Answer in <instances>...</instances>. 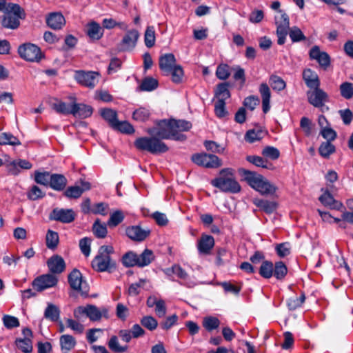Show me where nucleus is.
<instances>
[{"instance_id": "8fccbe9b", "label": "nucleus", "mask_w": 353, "mask_h": 353, "mask_svg": "<svg viewBox=\"0 0 353 353\" xmlns=\"http://www.w3.org/2000/svg\"><path fill=\"white\" fill-rule=\"evenodd\" d=\"M144 42L148 48H152L155 43V30L153 26H148L145 34Z\"/></svg>"}, {"instance_id": "412c9836", "label": "nucleus", "mask_w": 353, "mask_h": 353, "mask_svg": "<svg viewBox=\"0 0 353 353\" xmlns=\"http://www.w3.org/2000/svg\"><path fill=\"white\" fill-rule=\"evenodd\" d=\"M319 199L324 206L330 209L342 210V209L344 208L343 203L334 199L333 196L328 191H325Z\"/></svg>"}, {"instance_id": "c9c22d12", "label": "nucleus", "mask_w": 353, "mask_h": 353, "mask_svg": "<svg viewBox=\"0 0 353 353\" xmlns=\"http://www.w3.org/2000/svg\"><path fill=\"white\" fill-rule=\"evenodd\" d=\"M121 261L126 268L138 266V254L132 251H129L122 256Z\"/></svg>"}, {"instance_id": "6e6552de", "label": "nucleus", "mask_w": 353, "mask_h": 353, "mask_svg": "<svg viewBox=\"0 0 353 353\" xmlns=\"http://www.w3.org/2000/svg\"><path fill=\"white\" fill-rule=\"evenodd\" d=\"M276 25L277 43L279 45L284 44L290 29V20L288 14L283 10H279L278 14L275 16Z\"/></svg>"}, {"instance_id": "de8ad7c7", "label": "nucleus", "mask_w": 353, "mask_h": 353, "mask_svg": "<svg viewBox=\"0 0 353 353\" xmlns=\"http://www.w3.org/2000/svg\"><path fill=\"white\" fill-rule=\"evenodd\" d=\"M124 218L123 212L121 210H117L110 214L108 225L110 228L116 227L123 221Z\"/></svg>"}, {"instance_id": "3c124183", "label": "nucleus", "mask_w": 353, "mask_h": 353, "mask_svg": "<svg viewBox=\"0 0 353 353\" xmlns=\"http://www.w3.org/2000/svg\"><path fill=\"white\" fill-rule=\"evenodd\" d=\"M220 321L214 316H207L203 320V326L208 332L212 331L219 327Z\"/></svg>"}, {"instance_id": "864d4df0", "label": "nucleus", "mask_w": 353, "mask_h": 353, "mask_svg": "<svg viewBox=\"0 0 353 353\" xmlns=\"http://www.w3.org/2000/svg\"><path fill=\"white\" fill-rule=\"evenodd\" d=\"M319 154L324 158H328L335 152V147L329 141L323 142L319 148Z\"/></svg>"}, {"instance_id": "e433bc0d", "label": "nucleus", "mask_w": 353, "mask_h": 353, "mask_svg": "<svg viewBox=\"0 0 353 353\" xmlns=\"http://www.w3.org/2000/svg\"><path fill=\"white\" fill-rule=\"evenodd\" d=\"M60 310L52 303H49L44 312V317L52 321H57L59 319Z\"/></svg>"}, {"instance_id": "dca6fc26", "label": "nucleus", "mask_w": 353, "mask_h": 353, "mask_svg": "<svg viewBox=\"0 0 353 353\" xmlns=\"http://www.w3.org/2000/svg\"><path fill=\"white\" fill-rule=\"evenodd\" d=\"M51 219L65 223H70L75 219V214L72 209H54L51 214Z\"/></svg>"}, {"instance_id": "a211bd4d", "label": "nucleus", "mask_w": 353, "mask_h": 353, "mask_svg": "<svg viewBox=\"0 0 353 353\" xmlns=\"http://www.w3.org/2000/svg\"><path fill=\"white\" fill-rule=\"evenodd\" d=\"M47 265L50 272L53 274H61L65 268L63 259L59 255H54L50 257L47 261Z\"/></svg>"}, {"instance_id": "680f3d73", "label": "nucleus", "mask_w": 353, "mask_h": 353, "mask_svg": "<svg viewBox=\"0 0 353 353\" xmlns=\"http://www.w3.org/2000/svg\"><path fill=\"white\" fill-rule=\"evenodd\" d=\"M174 129L177 130V133L180 132L188 131L192 128V123L185 120L172 119Z\"/></svg>"}, {"instance_id": "f704fd0d", "label": "nucleus", "mask_w": 353, "mask_h": 353, "mask_svg": "<svg viewBox=\"0 0 353 353\" xmlns=\"http://www.w3.org/2000/svg\"><path fill=\"white\" fill-rule=\"evenodd\" d=\"M59 238L58 233L48 230L46 236V246L48 249L55 250L59 244Z\"/></svg>"}, {"instance_id": "f03ea898", "label": "nucleus", "mask_w": 353, "mask_h": 353, "mask_svg": "<svg viewBox=\"0 0 353 353\" xmlns=\"http://www.w3.org/2000/svg\"><path fill=\"white\" fill-rule=\"evenodd\" d=\"M239 172L248 184L261 195L272 196L276 192V187L261 174L244 168L239 169Z\"/></svg>"}, {"instance_id": "0eeeda50", "label": "nucleus", "mask_w": 353, "mask_h": 353, "mask_svg": "<svg viewBox=\"0 0 353 353\" xmlns=\"http://www.w3.org/2000/svg\"><path fill=\"white\" fill-rule=\"evenodd\" d=\"M308 103L322 112L328 111L329 107L325 103L329 101V95L323 90L315 87L306 92Z\"/></svg>"}, {"instance_id": "9d476101", "label": "nucleus", "mask_w": 353, "mask_h": 353, "mask_svg": "<svg viewBox=\"0 0 353 353\" xmlns=\"http://www.w3.org/2000/svg\"><path fill=\"white\" fill-rule=\"evenodd\" d=\"M191 159L195 164L207 168H217L222 165L221 160L214 154H194Z\"/></svg>"}, {"instance_id": "2eb2a0df", "label": "nucleus", "mask_w": 353, "mask_h": 353, "mask_svg": "<svg viewBox=\"0 0 353 353\" xmlns=\"http://www.w3.org/2000/svg\"><path fill=\"white\" fill-rule=\"evenodd\" d=\"M309 54L310 59L316 60L324 70H326L330 65L329 54L325 52L321 51L318 46H313L310 49Z\"/></svg>"}, {"instance_id": "2f4dec72", "label": "nucleus", "mask_w": 353, "mask_h": 353, "mask_svg": "<svg viewBox=\"0 0 353 353\" xmlns=\"http://www.w3.org/2000/svg\"><path fill=\"white\" fill-rule=\"evenodd\" d=\"M228 87L229 83L228 82L221 83L217 85L215 90V96L218 100L225 101L230 97V92Z\"/></svg>"}, {"instance_id": "49530a36", "label": "nucleus", "mask_w": 353, "mask_h": 353, "mask_svg": "<svg viewBox=\"0 0 353 353\" xmlns=\"http://www.w3.org/2000/svg\"><path fill=\"white\" fill-rule=\"evenodd\" d=\"M92 232L94 235L99 239H103L106 236L108 230L106 225L101 224L99 219L96 220L92 225Z\"/></svg>"}, {"instance_id": "e2e57ef3", "label": "nucleus", "mask_w": 353, "mask_h": 353, "mask_svg": "<svg viewBox=\"0 0 353 353\" xmlns=\"http://www.w3.org/2000/svg\"><path fill=\"white\" fill-rule=\"evenodd\" d=\"M46 194L37 185H33L27 193V196L30 200L35 201L42 199Z\"/></svg>"}, {"instance_id": "79ce46f5", "label": "nucleus", "mask_w": 353, "mask_h": 353, "mask_svg": "<svg viewBox=\"0 0 353 353\" xmlns=\"http://www.w3.org/2000/svg\"><path fill=\"white\" fill-rule=\"evenodd\" d=\"M266 134V131L263 130H250L246 132L245 139L249 143H254L263 139Z\"/></svg>"}, {"instance_id": "4468645a", "label": "nucleus", "mask_w": 353, "mask_h": 353, "mask_svg": "<svg viewBox=\"0 0 353 353\" xmlns=\"http://www.w3.org/2000/svg\"><path fill=\"white\" fill-rule=\"evenodd\" d=\"M75 79L80 84L93 88L99 82V73L93 71H77Z\"/></svg>"}, {"instance_id": "58836bf2", "label": "nucleus", "mask_w": 353, "mask_h": 353, "mask_svg": "<svg viewBox=\"0 0 353 353\" xmlns=\"http://www.w3.org/2000/svg\"><path fill=\"white\" fill-rule=\"evenodd\" d=\"M0 145H19L21 142L19 139L11 133L1 132L0 133Z\"/></svg>"}, {"instance_id": "ddd939ff", "label": "nucleus", "mask_w": 353, "mask_h": 353, "mask_svg": "<svg viewBox=\"0 0 353 353\" xmlns=\"http://www.w3.org/2000/svg\"><path fill=\"white\" fill-rule=\"evenodd\" d=\"M57 282V276L51 274H46L34 279L32 284L35 290L42 292L48 288L54 287Z\"/></svg>"}, {"instance_id": "72a5a7b5", "label": "nucleus", "mask_w": 353, "mask_h": 353, "mask_svg": "<svg viewBox=\"0 0 353 353\" xmlns=\"http://www.w3.org/2000/svg\"><path fill=\"white\" fill-rule=\"evenodd\" d=\"M246 159L248 162L254 164L257 167L272 170L273 165L271 163L268 162L266 159L259 156H248Z\"/></svg>"}, {"instance_id": "c85d7f7f", "label": "nucleus", "mask_w": 353, "mask_h": 353, "mask_svg": "<svg viewBox=\"0 0 353 353\" xmlns=\"http://www.w3.org/2000/svg\"><path fill=\"white\" fill-rule=\"evenodd\" d=\"M253 203L267 214L273 213L277 208V203L261 199H254Z\"/></svg>"}, {"instance_id": "6e6d98bb", "label": "nucleus", "mask_w": 353, "mask_h": 353, "mask_svg": "<svg viewBox=\"0 0 353 353\" xmlns=\"http://www.w3.org/2000/svg\"><path fill=\"white\" fill-rule=\"evenodd\" d=\"M269 83L273 90L281 91L285 89L286 84L284 80L277 75L270 77Z\"/></svg>"}, {"instance_id": "0e129e2a", "label": "nucleus", "mask_w": 353, "mask_h": 353, "mask_svg": "<svg viewBox=\"0 0 353 353\" xmlns=\"http://www.w3.org/2000/svg\"><path fill=\"white\" fill-rule=\"evenodd\" d=\"M50 176L51 174L48 172H36L34 180L39 184L48 186L50 184Z\"/></svg>"}, {"instance_id": "09e8293b", "label": "nucleus", "mask_w": 353, "mask_h": 353, "mask_svg": "<svg viewBox=\"0 0 353 353\" xmlns=\"http://www.w3.org/2000/svg\"><path fill=\"white\" fill-rule=\"evenodd\" d=\"M340 94L345 99H350L353 97V83L343 82L339 87Z\"/></svg>"}, {"instance_id": "b1692460", "label": "nucleus", "mask_w": 353, "mask_h": 353, "mask_svg": "<svg viewBox=\"0 0 353 353\" xmlns=\"http://www.w3.org/2000/svg\"><path fill=\"white\" fill-rule=\"evenodd\" d=\"M46 22L50 28L59 30L65 25V20L61 13L52 12L47 17Z\"/></svg>"}, {"instance_id": "f8f14e48", "label": "nucleus", "mask_w": 353, "mask_h": 353, "mask_svg": "<svg viewBox=\"0 0 353 353\" xmlns=\"http://www.w3.org/2000/svg\"><path fill=\"white\" fill-rule=\"evenodd\" d=\"M139 33L137 30H127L121 42L118 45V50L120 52L132 50L137 43Z\"/></svg>"}, {"instance_id": "1a4fd4ad", "label": "nucleus", "mask_w": 353, "mask_h": 353, "mask_svg": "<svg viewBox=\"0 0 353 353\" xmlns=\"http://www.w3.org/2000/svg\"><path fill=\"white\" fill-rule=\"evenodd\" d=\"M19 56L28 61L38 62L42 57L41 49L32 43H24L18 48Z\"/></svg>"}, {"instance_id": "5701e85b", "label": "nucleus", "mask_w": 353, "mask_h": 353, "mask_svg": "<svg viewBox=\"0 0 353 353\" xmlns=\"http://www.w3.org/2000/svg\"><path fill=\"white\" fill-rule=\"evenodd\" d=\"M214 245V239L210 235L203 234L198 241L197 248L201 254H208Z\"/></svg>"}, {"instance_id": "473e14b6", "label": "nucleus", "mask_w": 353, "mask_h": 353, "mask_svg": "<svg viewBox=\"0 0 353 353\" xmlns=\"http://www.w3.org/2000/svg\"><path fill=\"white\" fill-rule=\"evenodd\" d=\"M101 115L112 128L114 127L118 121L117 111L110 108L102 109L101 110Z\"/></svg>"}, {"instance_id": "20e7f679", "label": "nucleus", "mask_w": 353, "mask_h": 353, "mask_svg": "<svg viewBox=\"0 0 353 353\" xmlns=\"http://www.w3.org/2000/svg\"><path fill=\"white\" fill-rule=\"evenodd\" d=\"M211 184L223 192L238 193L241 191V185L234 177V170L232 168H224L219 172V176L211 181Z\"/></svg>"}, {"instance_id": "7ed1b4c3", "label": "nucleus", "mask_w": 353, "mask_h": 353, "mask_svg": "<svg viewBox=\"0 0 353 353\" xmlns=\"http://www.w3.org/2000/svg\"><path fill=\"white\" fill-rule=\"evenodd\" d=\"M114 252V248L111 245L101 246L91 263L93 270L98 272H114L117 269L116 261L111 257Z\"/></svg>"}, {"instance_id": "5fc2aeb1", "label": "nucleus", "mask_w": 353, "mask_h": 353, "mask_svg": "<svg viewBox=\"0 0 353 353\" xmlns=\"http://www.w3.org/2000/svg\"><path fill=\"white\" fill-rule=\"evenodd\" d=\"M140 323L150 331L156 330L158 326L157 321L152 316H145L140 320Z\"/></svg>"}, {"instance_id": "a18cd8bd", "label": "nucleus", "mask_w": 353, "mask_h": 353, "mask_svg": "<svg viewBox=\"0 0 353 353\" xmlns=\"http://www.w3.org/2000/svg\"><path fill=\"white\" fill-rule=\"evenodd\" d=\"M157 87V80L152 77H147L143 80L142 83L139 85V90L141 91L150 92L155 90Z\"/></svg>"}, {"instance_id": "423d86ee", "label": "nucleus", "mask_w": 353, "mask_h": 353, "mask_svg": "<svg viewBox=\"0 0 353 353\" xmlns=\"http://www.w3.org/2000/svg\"><path fill=\"white\" fill-rule=\"evenodd\" d=\"M83 315L88 316L92 321H99L103 316L108 318V310L106 307L98 308L94 305L79 306L74 310L76 319H81Z\"/></svg>"}, {"instance_id": "6ab92c4d", "label": "nucleus", "mask_w": 353, "mask_h": 353, "mask_svg": "<svg viewBox=\"0 0 353 353\" xmlns=\"http://www.w3.org/2000/svg\"><path fill=\"white\" fill-rule=\"evenodd\" d=\"M90 189V184L88 182H81V186L74 185L68 187L64 192V195L69 199L79 198L82 194Z\"/></svg>"}, {"instance_id": "a878e982", "label": "nucleus", "mask_w": 353, "mask_h": 353, "mask_svg": "<svg viewBox=\"0 0 353 353\" xmlns=\"http://www.w3.org/2000/svg\"><path fill=\"white\" fill-rule=\"evenodd\" d=\"M175 63V57L172 53L165 54L159 58V68L165 72H170L176 66Z\"/></svg>"}, {"instance_id": "13d9d810", "label": "nucleus", "mask_w": 353, "mask_h": 353, "mask_svg": "<svg viewBox=\"0 0 353 353\" xmlns=\"http://www.w3.org/2000/svg\"><path fill=\"white\" fill-rule=\"evenodd\" d=\"M109 348L114 352H125L128 350V346H121L119 343L117 336H112L108 341Z\"/></svg>"}, {"instance_id": "052dcab7", "label": "nucleus", "mask_w": 353, "mask_h": 353, "mask_svg": "<svg viewBox=\"0 0 353 353\" xmlns=\"http://www.w3.org/2000/svg\"><path fill=\"white\" fill-rule=\"evenodd\" d=\"M305 300L304 293H302L300 297H292L288 301V307L290 310H294L301 307Z\"/></svg>"}, {"instance_id": "4d7b16f0", "label": "nucleus", "mask_w": 353, "mask_h": 353, "mask_svg": "<svg viewBox=\"0 0 353 353\" xmlns=\"http://www.w3.org/2000/svg\"><path fill=\"white\" fill-rule=\"evenodd\" d=\"M288 34H289L292 41L294 43L304 41L306 39L301 29L296 26L290 28Z\"/></svg>"}, {"instance_id": "bf43d9fd", "label": "nucleus", "mask_w": 353, "mask_h": 353, "mask_svg": "<svg viewBox=\"0 0 353 353\" xmlns=\"http://www.w3.org/2000/svg\"><path fill=\"white\" fill-rule=\"evenodd\" d=\"M150 115L149 110L141 107L134 111L132 117L136 121L143 122L149 119Z\"/></svg>"}, {"instance_id": "c756f323", "label": "nucleus", "mask_w": 353, "mask_h": 353, "mask_svg": "<svg viewBox=\"0 0 353 353\" xmlns=\"http://www.w3.org/2000/svg\"><path fill=\"white\" fill-rule=\"evenodd\" d=\"M67 185L66 178L59 174H52L50 176V187L54 190H63Z\"/></svg>"}, {"instance_id": "ea45409f", "label": "nucleus", "mask_w": 353, "mask_h": 353, "mask_svg": "<svg viewBox=\"0 0 353 353\" xmlns=\"http://www.w3.org/2000/svg\"><path fill=\"white\" fill-rule=\"evenodd\" d=\"M348 208L351 212L344 211L341 215V219L334 218L335 223H339L341 221H344L353 224V199H349L347 201Z\"/></svg>"}, {"instance_id": "774afa93", "label": "nucleus", "mask_w": 353, "mask_h": 353, "mask_svg": "<svg viewBox=\"0 0 353 353\" xmlns=\"http://www.w3.org/2000/svg\"><path fill=\"white\" fill-rule=\"evenodd\" d=\"M290 250L291 246L288 242L280 243L276 247V253L281 258L288 256L290 254Z\"/></svg>"}, {"instance_id": "c03bdc74", "label": "nucleus", "mask_w": 353, "mask_h": 353, "mask_svg": "<svg viewBox=\"0 0 353 353\" xmlns=\"http://www.w3.org/2000/svg\"><path fill=\"white\" fill-rule=\"evenodd\" d=\"M15 344L17 348L24 353H30L32 351V343L30 339H17Z\"/></svg>"}, {"instance_id": "4c0bfd02", "label": "nucleus", "mask_w": 353, "mask_h": 353, "mask_svg": "<svg viewBox=\"0 0 353 353\" xmlns=\"http://www.w3.org/2000/svg\"><path fill=\"white\" fill-rule=\"evenodd\" d=\"M52 107L57 113L62 114H72V104H67L63 101L57 100L56 102L52 104Z\"/></svg>"}, {"instance_id": "69168bd1", "label": "nucleus", "mask_w": 353, "mask_h": 353, "mask_svg": "<svg viewBox=\"0 0 353 353\" xmlns=\"http://www.w3.org/2000/svg\"><path fill=\"white\" fill-rule=\"evenodd\" d=\"M2 319L4 326L8 329H12L19 326V321L15 316L4 315Z\"/></svg>"}, {"instance_id": "f3484780", "label": "nucleus", "mask_w": 353, "mask_h": 353, "mask_svg": "<svg viewBox=\"0 0 353 353\" xmlns=\"http://www.w3.org/2000/svg\"><path fill=\"white\" fill-rule=\"evenodd\" d=\"M126 235L135 241H144L150 234L149 229H143L139 225L128 227L125 230Z\"/></svg>"}, {"instance_id": "9b49d317", "label": "nucleus", "mask_w": 353, "mask_h": 353, "mask_svg": "<svg viewBox=\"0 0 353 353\" xmlns=\"http://www.w3.org/2000/svg\"><path fill=\"white\" fill-rule=\"evenodd\" d=\"M68 282L70 287L79 292L81 294L87 295L89 290V287L85 281L83 280L82 274L79 270L74 269L68 275Z\"/></svg>"}, {"instance_id": "39448f33", "label": "nucleus", "mask_w": 353, "mask_h": 353, "mask_svg": "<svg viewBox=\"0 0 353 353\" xmlns=\"http://www.w3.org/2000/svg\"><path fill=\"white\" fill-rule=\"evenodd\" d=\"M25 17V11L19 5L8 3L2 19V26L6 28L17 29L20 26V20Z\"/></svg>"}, {"instance_id": "7c9ffc66", "label": "nucleus", "mask_w": 353, "mask_h": 353, "mask_svg": "<svg viewBox=\"0 0 353 353\" xmlns=\"http://www.w3.org/2000/svg\"><path fill=\"white\" fill-rule=\"evenodd\" d=\"M154 259V255L152 250L145 249L143 252L138 255V267H145L150 265Z\"/></svg>"}, {"instance_id": "338daca9", "label": "nucleus", "mask_w": 353, "mask_h": 353, "mask_svg": "<svg viewBox=\"0 0 353 353\" xmlns=\"http://www.w3.org/2000/svg\"><path fill=\"white\" fill-rule=\"evenodd\" d=\"M262 154L268 158H270L272 160L277 159L280 156L279 150L272 146H266L263 148L262 151Z\"/></svg>"}, {"instance_id": "4be33fe9", "label": "nucleus", "mask_w": 353, "mask_h": 353, "mask_svg": "<svg viewBox=\"0 0 353 353\" xmlns=\"http://www.w3.org/2000/svg\"><path fill=\"white\" fill-rule=\"evenodd\" d=\"M93 112V109L90 105L84 103H72V114L74 117L85 119L90 117Z\"/></svg>"}, {"instance_id": "603ef678", "label": "nucleus", "mask_w": 353, "mask_h": 353, "mask_svg": "<svg viewBox=\"0 0 353 353\" xmlns=\"http://www.w3.org/2000/svg\"><path fill=\"white\" fill-rule=\"evenodd\" d=\"M112 128L128 134H132L134 132L133 126L130 123L127 121H119V120Z\"/></svg>"}, {"instance_id": "f257e3e1", "label": "nucleus", "mask_w": 353, "mask_h": 353, "mask_svg": "<svg viewBox=\"0 0 353 353\" xmlns=\"http://www.w3.org/2000/svg\"><path fill=\"white\" fill-rule=\"evenodd\" d=\"M147 132L152 137L137 139L134 146L139 150L147 151L154 154L164 153L168 150V147L161 139L184 141L186 139L184 134L177 133L172 119L157 121L156 126L148 129Z\"/></svg>"}, {"instance_id": "cd10ccee", "label": "nucleus", "mask_w": 353, "mask_h": 353, "mask_svg": "<svg viewBox=\"0 0 353 353\" xmlns=\"http://www.w3.org/2000/svg\"><path fill=\"white\" fill-rule=\"evenodd\" d=\"M259 92L262 98L263 111L264 113H267L270 109V101L271 97L270 90L268 84L265 83H261Z\"/></svg>"}, {"instance_id": "a19ab883", "label": "nucleus", "mask_w": 353, "mask_h": 353, "mask_svg": "<svg viewBox=\"0 0 353 353\" xmlns=\"http://www.w3.org/2000/svg\"><path fill=\"white\" fill-rule=\"evenodd\" d=\"M274 264L269 261H263L259 268L260 275L265 279H270L273 275Z\"/></svg>"}, {"instance_id": "37998d69", "label": "nucleus", "mask_w": 353, "mask_h": 353, "mask_svg": "<svg viewBox=\"0 0 353 353\" xmlns=\"http://www.w3.org/2000/svg\"><path fill=\"white\" fill-rule=\"evenodd\" d=\"M288 273V268L283 261L276 262L274 265L273 275L278 279L282 280Z\"/></svg>"}, {"instance_id": "aec40b11", "label": "nucleus", "mask_w": 353, "mask_h": 353, "mask_svg": "<svg viewBox=\"0 0 353 353\" xmlns=\"http://www.w3.org/2000/svg\"><path fill=\"white\" fill-rule=\"evenodd\" d=\"M85 31L89 38L94 41L99 40L104 33L103 28L94 21H92L87 24Z\"/></svg>"}, {"instance_id": "393cba45", "label": "nucleus", "mask_w": 353, "mask_h": 353, "mask_svg": "<svg viewBox=\"0 0 353 353\" xmlns=\"http://www.w3.org/2000/svg\"><path fill=\"white\" fill-rule=\"evenodd\" d=\"M303 79L306 85L310 89L320 86L318 74L311 69L308 68L303 70Z\"/></svg>"}, {"instance_id": "bb28decb", "label": "nucleus", "mask_w": 353, "mask_h": 353, "mask_svg": "<svg viewBox=\"0 0 353 353\" xmlns=\"http://www.w3.org/2000/svg\"><path fill=\"white\" fill-rule=\"evenodd\" d=\"M59 344L63 353H68L77 345V341L74 336L70 334H63L59 338Z\"/></svg>"}]
</instances>
